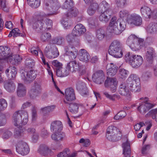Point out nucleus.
I'll list each match as a JSON object with an SVG mask.
<instances>
[{
	"label": "nucleus",
	"instance_id": "9",
	"mask_svg": "<svg viewBox=\"0 0 157 157\" xmlns=\"http://www.w3.org/2000/svg\"><path fill=\"white\" fill-rule=\"evenodd\" d=\"M12 56L10 48L7 46H0V60L9 59Z\"/></svg>",
	"mask_w": 157,
	"mask_h": 157
},
{
	"label": "nucleus",
	"instance_id": "61",
	"mask_svg": "<svg viewBox=\"0 0 157 157\" xmlns=\"http://www.w3.org/2000/svg\"><path fill=\"white\" fill-rule=\"evenodd\" d=\"M66 15L65 14L63 16V18L61 21V24L63 25L65 29H67L70 27V26L68 25L67 19L66 18L67 17L66 16Z\"/></svg>",
	"mask_w": 157,
	"mask_h": 157
},
{
	"label": "nucleus",
	"instance_id": "43",
	"mask_svg": "<svg viewBox=\"0 0 157 157\" xmlns=\"http://www.w3.org/2000/svg\"><path fill=\"white\" fill-rule=\"evenodd\" d=\"M51 34L48 32L42 33L40 36V39L43 42H46L49 41L51 38Z\"/></svg>",
	"mask_w": 157,
	"mask_h": 157
},
{
	"label": "nucleus",
	"instance_id": "10",
	"mask_svg": "<svg viewBox=\"0 0 157 157\" xmlns=\"http://www.w3.org/2000/svg\"><path fill=\"white\" fill-rule=\"evenodd\" d=\"M44 20L43 17L40 16L33 18L32 21L33 28L34 29H37L38 31L43 30V22Z\"/></svg>",
	"mask_w": 157,
	"mask_h": 157
},
{
	"label": "nucleus",
	"instance_id": "5",
	"mask_svg": "<svg viewBox=\"0 0 157 157\" xmlns=\"http://www.w3.org/2000/svg\"><path fill=\"white\" fill-rule=\"evenodd\" d=\"M127 83L131 91L136 92L140 91V80L136 75H131L128 79Z\"/></svg>",
	"mask_w": 157,
	"mask_h": 157
},
{
	"label": "nucleus",
	"instance_id": "48",
	"mask_svg": "<svg viewBox=\"0 0 157 157\" xmlns=\"http://www.w3.org/2000/svg\"><path fill=\"white\" fill-rule=\"evenodd\" d=\"M27 1L28 4L34 8L39 7L40 4V0H27Z\"/></svg>",
	"mask_w": 157,
	"mask_h": 157
},
{
	"label": "nucleus",
	"instance_id": "50",
	"mask_svg": "<svg viewBox=\"0 0 157 157\" xmlns=\"http://www.w3.org/2000/svg\"><path fill=\"white\" fill-rule=\"evenodd\" d=\"M78 50L74 48H71V51H70L67 53V55L68 56L70 59H75L78 54Z\"/></svg>",
	"mask_w": 157,
	"mask_h": 157
},
{
	"label": "nucleus",
	"instance_id": "28",
	"mask_svg": "<svg viewBox=\"0 0 157 157\" xmlns=\"http://www.w3.org/2000/svg\"><path fill=\"white\" fill-rule=\"evenodd\" d=\"M141 13L144 17L150 18L153 15L155 12H152L151 9L147 6H144L140 9Z\"/></svg>",
	"mask_w": 157,
	"mask_h": 157
},
{
	"label": "nucleus",
	"instance_id": "14",
	"mask_svg": "<svg viewBox=\"0 0 157 157\" xmlns=\"http://www.w3.org/2000/svg\"><path fill=\"white\" fill-rule=\"evenodd\" d=\"M78 55L80 60L86 63L89 62L90 58V56L85 49H80L78 52Z\"/></svg>",
	"mask_w": 157,
	"mask_h": 157
},
{
	"label": "nucleus",
	"instance_id": "38",
	"mask_svg": "<svg viewBox=\"0 0 157 157\" xmlns=\"http://www.w3.org/2000/svg\"><path fill=\"white\" fill-rule=\"evenodd\" d=\"M14 130L13 136L15 138L19 139L22 138L24 136L23 131L22 127H17Z\"/></svg>",
	"mask_w": 157,
	"mask_h": 157
},
{
	"label": "nucleus",
	"instance_id": "54",
	"mask_svg": "<svg viewBox=\"0 0 157 157\" xmlns=\"http://www.w3.org/2000/svg\"><path fill=\"white\" fill-rule=\"evenodd\" d=\"M64 41V38L62 36H57L52 40V42L54 44L58 45L62 44Z\"/></svg>",
	"mask_w": 157,
	"mask_h": 157
},
{
	"label": "nucleus",
	"instance_id": "8",
	"mask_svg": "<svg viewBox=\"0 0 157 157\" xmlns=\"http://www.w3.org/2000/svg\"><path fill=\"white\" fill-rule=\"evenodd\" d=\"M16 150L18 153L23 155H26L29 151V148L27 144L22 141L17 143Z\"/></svg>",
	"mask_w": 157,
	"mask_h": 157
},
{
	"label": "nucleus",
	"instance_id": "2",
	"mask_svg": "<svg viewBox=\"0 0 157 157\" xmlns=\"http://www.w3.org/2000/svg\"><path fill=\"white\" fill-rule=\"evenodd\" d=\"M13 123L17 127H22L25 125L28 121L27 112L24 110H18L16 111L12 117Z\"/></svg>",
	"mask_w": 157,
	"mask_h": 157
},
{
	"label": "nucleus",
	"instance_id": "31",
	"mask_svg": "<svg viewBox=\"0 0 157 157\" xmlns=\"http://www.w3.org/2000/svg\"><path fill=\"white\" fill-rule=\"evenodd\" d=\"M17 93L19 97L25 96L26 94V89L25 87L22 84L19 83L17 88Z\"/></svg>",
	"mask_w": 157,
	"mask_h": 157
},
{
	"label": "nucleus",
	"instance_id": "13",
	"mask_svg": "<svg viewBox=\"0 0 157 157\" xmlns=\"http://www.w3.org/2000/svg\"><path fill=\"white\" fill-rule=\"evenodd\" d=\"M75 99L74 89L72 88L66 89L65 90V100H64L65 103H70V102Z\"/></svg>",
	"mask_w": 157,
	"mask_h": 157
},
{
	"label": "nucleus",
	"instance_id": "42",
	"mask_svg": "<svg viewBox=\"0 0 157 157\" xmlns=\"http://www.w3.org/2000/svg\"><path fill=\"white\" fill-rule=\"evenodd\" d=\"M106 33L105 31L102 29H98L96 32V36L99 40H102L106 36Z\"/></svg>",
	"mask_w": 157,
	"mask_h": 157
},
{
	"label": "nucleus",
	"instance_id": "33",
	"mask_svg": "<svg viewBox=\"0 0 157 157\" xmlns=\"http://www.w3.org/2000/svg\"><path fill=\"white\" fill-rule=\"evenodd\" d=\"M139 40V38L134 35H131L128 38L126 42V44L130 48H135V47L132 44L134 43L135 41Z\"/></svg>",
	"mask_w": 157,
	"mask_h": 157
},
{
	"label": "nucleus",
	"instance_id": "11",
	"mask_svg": "<svg viewBox=\"0 0 157 157\" xmlns=\"http://www.w3.org/2000/svg\"><path fill=\"white\" fill-rule=\"evenodd\" d=\"M92 78L94 82L99 84L102 83L105 79L104 75L102 70L97 71L95 72L92 75Z\"/></svg>",
	"mask_w": 157,
	"mask_h": 157
},
{
	"label": "nucleus",
	"instance_id": "46",
	"mask_svg": "<svg viewBox=\"0 0 157 157\" xmlns=\"http://www.w3.org/2000/svg\"><path fill=\"white\" fill-rule=\"evenodd\" d=\"M108 7V4L105 1H102L99 5H98V10L101 13L107 10L109 8Z\"/></svg>",
	"mask_w": 157,
	"mask_h": 157
},
{
	"label": "nucleus",
	"instance_id": "47",
	"mask_svg": "<svg viewBox=\"0 0 157 157\" xmlns=\"http://www.w3.org/2000/svg\"><path fill=\"white\" fill-rule=\"evenodd\" d=\"M44 19V21L45 22V25H44V23H43V30H46V29H50L52 27V21L49 19L43 17Z\"/></svg>",
	"mask_w": 157,
	"mask_h": 157
},
{
	"label": "nucleus",
	"instance_id": "24",
	"mask_svg": "<svg viewBox=\"0 0 157 157\" xmlns=\"http://www.w3.org/2000/svg\"><path fill=\"white\" fill-rule=\"evenodd\" d=\"M65 134L61 132H55L52 134L51 137L52 139L56 142H59L65 139Z\"/></svg>",
	"mask_w": 157,
	"mask_h": 157
},
{
	"label": "nucleus",
	"instance_id": "53",
	"mask_svg": "<svg viewBox=\"0 0 157 157\" xmlns=\"http://www.w3.org/2000/svg\"><path fill=\"white\" fill-rule=\"evenodd\" d=\"M55 108L54 105L44 107L41 109V110L44 114L49 113L53 111Z\"/></svg>",
	"mask_w": 157,
	"mask_h": 157
},
{
	"label": "nucleus",
	"instance_id": "39",
	"mask_svg": "<svg viewBox=\"0 0 157 157\" xmlns=\"http://www.w3.org/2000/svg\"><path fill=\"white\" fill-rule=\"evenodd\" d=\"M34 60L30 58H27L25 62V68L32 69L35 65Z\"/></svg>",
	"mask_w": 157,
	"mask_h": 157
},
{
	"label": "nucleus",
	"instance_id": "16",
	"mask_svg": "<svg viewBox=\"0 0 157 157\" xmlns=\"http://www.w3.org/2000/svg\"><path fill=\"white\" fill-rule=\"evenodd\" d=\"M86 30V29L82 24H78L74 28L73 33L74 35L78 36L84 34Z\"/></svg>",
	"mask_w": 157,
	"mask_h": 157
},
{
	"label": "nucleus",
	"instance_id": "55",
	"mask_svg": "<svg viewBox=\"0 0 157 157\" xmlns=\"http://www.w3.org/2000/svg\"><path fill=\"white\" fill-rule=\"evenodd\" d=\"M126 115V113L124 111H121L119 112L114 117V119L115 120L121 119Z\"/></svg>",
	"mask_w": 157,
	"mask_h": 157
},
{
	"label": "nucleus",
	"instance_id": "40",
	"mask_svg": "<svg viewBox=\"0 0 157 157\" xmlns=\"http://www.w3.org/2000/svg\"><path fill=\"white\" fill-rule=\"evenodd\" d=\"M20 73L21 77L24 82L26 83H29V80L27 79L28 77V71H27L26 69H21L20 70Z\"/></svg>",
	"mask_w": 157,
	"mask_h": 157
},
{
	"label": "nucleus",
	"instance_id": "45",
	"mask_svg": "<svg viewBox=\"0 0 157 157\" xmlns=\"http://www.w3.org/2000/svg\"><path fill=\"white\" fill-rule=\"evenodd\" d=\"M28 77L27 79L29 80V83H30L36 78V73L35 71L33 69L28 70Z\"/></svg>",
	"mask_w": 157,
	"mask_h": 157
},
{
	"label": "nucleus",
	"instance_id": "62",
	"mask_svg": "<svg viewBox=\"0 0 157 157\" xmlns=\"http://www.w3.org/2000/svg\"><path fill=\"white\" fill-rule=\"evenodd\" d=\"M70 153V150L67 148L65 149L62 152H60L57 155L58 157H64L67 156V155Z\"/></svg>",
	"mask_w": 157,
	"mask_h": 157
},
{
	"label": "nucleus",
	"instance_id": "29",
	"mask_svg": "<svg viewBox=\"0 0 157 157\" xmlns=\"http://www.w3.org/2000/svg\"><path fill=\"white\" fill-rule=\"evenodd\" d=\"M37 151L41 155L46 156L51 151V150L46 144H41L40 145Z\"/></svg>",
	"mask_w": 157,
	"mask_h": 157
},
{
	"label": "nucleus",
	"instance_id": "12",
	"mask_svg": "<svg viewBox=\"0 0 157 157\" xmlns=\"http://www.w3.org/2000/svg\"><path fill=\"white\" fill-rule=\"evenodd\" d=\"M40 85L36 82H35L29 92L30 98L33 99L36 98L40 94Z\"/></svg>",
	"mask_w": 157,
	"mask_h": 157
},
{
	"label": "nucleus",
	"instance_id": "41",
	"mask_svg": "<svg viewBox=\"0 0 157 157\" xmlns=\"http://www.w3.org/2000/svg\"><path fill=\"white\" fill-rule=\"evenodd\" d=\"M147 32L150 33H154L157 31V24L151 23L147 27Z\"/></svg>",
	"mask_w": 157,
	"mask_h": 157
},
{
	"label": "nucleus",
	"instance_id": "17",
	"mask_svg": "<svg viewBox=\"0 0 157 157\" xmlns=\"http://www.w3.org/2000/svg\"><path fill=\"white\" fill-rule=\"evenodd\" d=\"M119 132H121L119 129H117L116 127L113 126H110L108 127L106 133V137L107 139L109 140H115V139H113L114 138L112 137V135L113 134H118Z\"/></svg>",
	"mask_w": 157,
	"mask_h": 157
},
{
	"label": "nucleus",
	"instance_id": "30",
	"mask_svg": "<svg viewBox=\"0 0 157 157\" xmlns=\"http://www.w3.org/2000/svg\"><path fill=\"white\" fill-rule=\"evenodd\" d=\"M118 92L120 94L124 96H128L130 94V92L128 88L126 86L125 83H124L120 85Z\"/></svg>",
	"mask_w": 157,
	"mask_h": 157
},
{
	"label": "nucleus",
	"instance_id": "52",
	"mask_svg": "<svg viewBox=\"0 0 157 157\" xmlns=\"http://www.w3.org/2000/svg\"><path fill=\"white\" fill-rule=\"evenodd\" d=\"M119 77L122 79L126 78L129 74V71L124 69H121L119 70Z\"/></svg>",
	"mask_w": 157,
	"mask_h": 157
},
{
	"label": "nucleus",
	"instance_id": "51",
	"mask_svg": "<svg viewBox=\"0 0 157 157\" xmlns=\"http://www.w3.org/2000/svg\"><path fill=\"white\" fill-rule=\"evenodd\" d=\"M68 11V12L65 14L66 15V16L67 17L73 16L75 17L77 15L78 12V9L74 7L72 9L69 10Z\"/></svg>",
	"mask_w": 157,
	"mask_h": 157
},
{
	"label": "nucleus",
	"instance_id": "3",
	"mask_svg": "<svg viewBox=\"0 0 157 157\" xmlns=\"http://www.w3.org/2000/svg\"><path fill=\"white\" fill-rule=\"evenodd\" d=\"M124 59L133 67L137 68L142 63L143 59L140 55H136L128 52L125 56Z\"/></svg>",
	"mask_w": 157,
	"mask_h": 157
},
{
	"label": "nucleus",
	"instance_id": "21",
	"mask_svg": "<svg viewBox=\"0 0 157 157\" xmlns=\"http://www.w3.org/2000/svg\"><path fill=\"white\" fill-rule=\"evenodd\" d=\"M117 67L113 63L107 65L106 67L107 74L109 76H113L116 74L117 72Z\"/></svg>",
	"mask_w": 157,
	"mask_h": 157
},
{
	"label": "nucleus",
	"instance_id": "59",
	"mask_svg": "<svg viewBox=\"0 0 157 157\" xmlns=\"http://www.w3.org/2000/svg\"><path fill=\"white\" fill-rule=\"evenodd\" d=\"M0 3L2 10L6 12L9 11V8L6 3V0H0Z\"/></svg>",
	"mask_w": 157,
	"mask_h": 157
},
{
	"label": "nucleus",
	"instance_id": "22",
	"mask_svg": "<svg viewBox=\"0 0 157 157\" xmlns=\"http://www.w3.org/2000/svg\"><path fill=\"white\" fill-rule=\"evenodd\" d=\"M5 73L9 79H14L16 77L17 74L16 69L14 67H9L6 70Z\"/></svg>",
	"mask_w": 157,
	"mask_h": 157
},
{
	"label": "nucleus",
	"instance_id": "56",
	"mask_svg": "<svg viewBox=\"0 0 157 157\" xmlns=\"http://www.w3.org/2000/svg\"><path fill=\"white\" fill-rule=\"evenodd\" d=\"M7 106L6 101L3 98L0 99V112L5 110Z\"/></svg>",
	"mask_w": 157,
	"mask_h": 157
},
{
	"label": "nucleus",
	"instance_id": "18",
	"mask_svg": "<svg viewBox=\"0 0 157 157\" xmlns=\"http://www.w3.org/2000/svg\"><path fill=\"white\" fill-rule=\"evenodd\" d=\"M101 13L99 17V20L101 21L106 22L110 18L112 11L111 9H109L107 10L102 12Z\"/></svg>",
	"mask_w": 157,
	"mask_h": 157
},
{
	"label": "nucleus",
	"instance_id": "37",
	"mask_svg": "<svg viewBox=\"0 0 157 157\" xmlns=\"http://www.w3.org/2000/svg\"><path fill=\"white\" fill-rule=\"evenodd\" d=\"M69 105V111L73 113H76L78 111L79 104L76 103L70 102V103H67Z\"/></svg>",
	"mask_w": 157,
	"mask_h": 157
},
{
	"label": "nucleus",
	"instance_id": "63",
	"mask_svg": "<svg viewBox=\"0 0 157 157\" xmlns=\"http://www.w3.org/2000/svg\"><path fill=\"white\" fill-rule=\"evenodd\" d=\"M52 65L56 67V69L58 68H62V64L58 60H55L52 61Z\"/></svg>",
	"mask_w": 157,
	"mask_h": 157
},
{
	"label": "nucleus",
	"instance_id": "1",
	"mask_svg": "<svg viewBox=\"0 0 157 157\" xmlns=\"http://www.w3.org/2000/svg\"><path fill=\"white\" fill-rule=\"evenodd\" d=\"M126 21L121 18L117 20V17H113L109 22L108 31L116 35L121 34L125 29Z\"/></svg>",
	"mask_w": 157,
	"mask_h": 157
},
{
	"label": "nucleus",
	"instance_id": "19",
	"mask_svg": "<svg viewBox=\"0 0 157 157\" xmlns=\"http://www.w3.org/2000/svg\"><path fill=\"white\" fill-rule=\"evenodd\" d=\"M129 21L136 26H139L142 24V19L141 17L137 14H133L131 15Z\"/></svg>",
	"mask_w": 157,
	"mask_h": 157
},
{
	"label": "nucleus",
	"instance_id": "4",
	"mask_svg": "<svg viewBox=\"0 0 157 157\" xmlns=\"http://www.w3.org/2000/svg\"><path fill=\"white\" fill-rule=\"evenodd\" d=\"M121 48L122 45L120 42L117 40H114L109 46V54L115 58H121L123 55Z\"/></svg>",
	"mask_w": 157,
	"mask_h": 157
},
{
	"label": "nucleus",
	"instance_id": "20",
	"mask_svg": "<svg viewBox=\"0 0 157 157\" xmlns=\"http://www.w3.org/2000/svg\"><path fill=\"white\" fill-rule=\"evenodd\" d=\"M76 86L77 90L80 91L82 96H85L87 95V90L84 83L79 81L77 82Z\"/></svg>",
	"mask_w": 157,
	"mask_h": 157
},
{
	"label": "nucleus",
	"instance_id": "25",
	"mask_svg": "<svg viewBox=\"0 0 157 157\" xmlns=\"http://www.w3.org/2000/svg\"><path fill=\"white\" fill-rule=\"evenodd\" d=\"M79 63L75 60L70 61L67 63L66 68L71 72L78 70L79 67Z\"/></svg>",
	"mask_w": 157,
	"mask_h": 157
},
{
	"label": "nucleus",
	"instance_id": "35",
	"mask_svg": "<svg viewBox=\"0 0 157 157\" xmlns=\"http://www.w3.org/2000/svg\"><path fill=\"white\" fill-rule=\"evenodd\" d=\"M98 5L97 3H93L90 5L88 8L87 12L90 16H92L98 10Z\"/></svg>",
	"mask_w": 157,
	"mask_h": 157
},
{
	"label": "nucleus",
	"instance_id": "32",
	"mask_svg": "<svg viewBox=\"0 0 157 157\" xmlns=\"http://www.w3.org/2000/svg\"><path fill=\"white\" fill-rule=\"evenodd\" d=\"M155 54V51L153 48H148L146 54V58L147 61L150 63H152Z\"/></svg>",
	"mask_w": 157,
	"mask_h": 157
},
{
	"label": "nucleus",
	"instance_id": "44",
	"mask_svg": "<svg viewBox=\"0 0 157 157\" xmlns=\"http://www.w3.org/2000/svg\"><path fill=\"white\" fill-rule=\"evenodd\" d=\"M74 2L73 0H66L62 6V8L69 10L72 9L73 7Z\"/></svg>",
	"mask_w": 157,
	"mask_h": 157
},
{
	"label": "nucleus",
	"instance_id": "7",
	"mask_svg": "<svg viewBox=\"0 0 157 157\" xmlns=\"http://www.w3.org/2000/svg\"><path fill=\"white\" fill-rule=\"evenodd\" d=\"M45 6L50 12V13L48 14L49 15L56 13V12L59 8L60 5L57 0H49L45 3Z\"/></svg>",
	"mask_w": 157,
	"mask_h": 157
},
{
	"label": "nucleus",
	"instance_id": "36",
	"mask_svg": "<svg viewBox=\"0 0 157 157\" xmlns=\"http://www.w3.org/2000/svg\"><path fill=\"white\" fill-rule=\"evenodd\" d=\"M132 44L135 47V48L130 47L133 50L136 51L140 49L144 45V41L142 39L139 38V40L135 41Z\"/></svg>",
	"mask_w": 157,
	"mask_h": 157
},
{
	"label": "nucleus",
	"instance_id": "57",
	"mask_svg": "<svg viewBox=\"0 0 157 157\" xmlns=\"http://www.w3.org/2000/svg\"><path fill=\"white\" fill-rule=\"evenodd\" d=\"M20 31L17 28H15L10 32L8 37H11L12 36L13 37H16L20 35Z\"/></svg>",
	"mask_w": 157,
	"mask_h": 157
},
{
	"label": "nucleus",
	"instance_id": "34",
	"mask_svg": "<svg viewBox=\"0 0 157 157\" xmlns=\"http://www.w3.org/2000/svg\"><path fill=\"white\" fill-rule=\"evenodd\" d=\"M9 59L11 63L15 65L20 63L22 60V57L19 55H12V56Z\"/></svg>",
	"mask_w": 157,
	"mask_h": 157
},
{
	"label": "nucleus",
	"instance_id": "15",
	"mask_svg": "<svg viewBox=\"0 0 157 157\" xmlns=\"http://www.w3.org/2000/svg\"><path fill=\"white\" fill-rule=\"evenodd\" d=\"M154 106V104L149 102L143 103L138 107L137 109L141 114H144Z\"/></svg>",
	"mask_w": 157,
	"mask_h": 157
},
{
	"label": "nucleus",
	"instance_id": "27",
	"mask_svg": "<svg viewBox=\"0 0 157 157\" xmlns=\"http://www.w3.org/2000/svg\"><path fill=\"white\" fill-rule=\"evenodd\" d=\"M4 87L7 92L13 93L15 91L16 86L13 81H8L4 82Z\"/></svg>",
	"mask_w": 157,
	"mask_h": 157
},
{
	"label": "nucleus",
	"instance_id": "64",
	"mask_svg": "<svg viewBox=\"0 0 157 157\" xmlns=\"http://www.w3.org/2000/svg\"><path fill=\"white\" fill-rule=\"evenodd\" d=\"M151 76V72L147 71L144 72L142 75V78L144 80H147Z\"/></svg>",
	"mask_w": 157,
	"mask_h": 157
},
{
	"label": "nucleus",
	"instance_id": "23",
	"mask_svg": "<svg viewBox=\"0 0 157 157\" xmlns=\"http://www.w3.org/2000/svg\"><path fill=\"white\" fill-rule=\"evenodd\" d=\"M63 128L62 123L59 121H54L51 124L50 130L52 132L61 131Z\"/></svg>",
	"mask_w": 157,
	"mask_h": 157
},
{
	"label": "nucleus",
	"instance_id": "60",
	"mask_svg": "<svg viewBox=\"0 0 157 157\" xmlns=\"http://www.w3.org/2000/svg\"><path fill=\"white\" fill-rule=\"evenodd\" d=\"M78 36H77L74 35L73 33V31L71 34H69L66 36V40L69 43L73 42L75 40V37Z\"/></svg>",
	"mask_w": 157,
	"mask_h": 157
},
{
	"label": "nucleus",
	"instance_id": "58",
	"mask_svg": "<svg viewBox=\"0 0 157 157\" xmlns=\"http://www.w3.org/2000/svg\"><path fill=\"white\" fill-rule=\"evenodd\" d=\"M119 14L120 17V18H121L124 20V19L126 20V19L128 15V11L126 10H122L119 13Z\"/></svg>",
	"mask_w": 157,
	"mask_h": 157
},
{
	"label": "nucleus",
	"instance_id": "6",
	"mask_svg": "<svg viewBox=\"0 0 157 157\" xmlns=\"http://www.w3.org/2000/svg\"><path fill=\"white\" fill-rule=\"evenodd\" d=\"M44 52L46 56L48 58H55L59 55L57 48L52 44H48L45 48Z\"/></svg>",
	"mask_w": 157,
	"mask_h": 157
},
{
	"label": "nucleus",
	"instance_id": "26",
	"mask_svg": "<svg viewBox=\"0 0 157 157\" xmlns=\"http://www.w3.org/2000/svg\"><path fill=\"white\" fill-rule=\"evenodd\" d=\"M125 142L123 143L122 147L123 148V154L124 155V157H130L131 153L130 148V145L128 142L127 138Z\"/></svg>",
	"mask_w": 157,
	"mask_h": 157
},
{
	"label": "nucleus",
	"instance_id": "49",
	"mask_svg": "<svg viewBox=\"0 0 157 157\" xmlns=\"http://www.w3.org/2000/svg\"><path fill=\"white\" fill-rule=\"evenodd\" d=\"M117 82L116 79L113 78H107L105 81L104 85L105 87H108L113 84H117Z\"/></svg>",
	"mask_w": 157,
	"mask_h": 157
}]
</instances>
